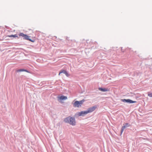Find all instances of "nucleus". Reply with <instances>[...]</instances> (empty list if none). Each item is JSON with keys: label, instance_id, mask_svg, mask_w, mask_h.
I'll list each match as a JSON object with an SVG mask.
<instances>
[{"label": "nucleus", "instance_id": "1", "mask_svg": "<svg viewBox=\"0 0 152 152\" xmlns=\"http://www.w3.org/2000/svg\"><path fill=\"white\" fill-rule=\"evenodd\" d=\"M64 121L65 122L68 123L73 126L75 125L76 122L75 119L74 118L70 116L64 119Z\"/></svg>", "mask_w": 152, "mask_h": 152}, {"label": "nucleus", "instance_id": "2", "mask_svg": "<svg viewBox=\"0 0 152 152\" xmlns=\"http://www.w3.org/2000/svg\"><path fill=\"white\" fill-rule=\"evenodd\" d=\"M85 101L84 99L78 101H76L73 104V106L74 107H81V105L83 104V102Z\"/></svg>", "mask_w": 152, "mask_h": 152}, {"label": "nucleus", "instance_id": "3", "mask_svg": "<svg viewBox=\"0 0 152 152\" xmlns=\"http://www.w3.org/2000/svg\"><path fill=\"white\" fill-rule=\"evenodd\" d=\"M96 108V106H94L91 107L90 108L88 109L87 110L88 112V113H91L94 111Z\"/></svg>", "mask_w": 152, "mask_h": 152}, {"label": "nucleus", "instance_id": "4", "mask_svg": "<svg viewBox=\"0 0 152 152\" xmlns=\"http://www.w3.org/2000/svg\"><path fill=\"white\" fill-rule=\"evenodd\" d=\"M130 126V125L128 123H126L125 124H124V126H123L121 128V134H122L123 132L124 129L128 127H129Z\"/></svg>", "mask_w": 152, "mask_h": 152}, {"label": "nucleus", "instance_id": "5", "mask_svg": "<svg viewBox=\"0 0 152 152\" xmlns=\"http://www.w3.org/2000/svg\"><path fill=\"white\" fill-rule=\"evenodd\" d=\"M123 102H125L127 103H134L136 102V101H133L129 99H123L122 100Z\"/></svg>", "mask_w": 152, "mask_h": 152}, {"label": "nucleus", "instance_id": "6", "mask_svg": "<svg viewBox=\"0 0 152 152\" xmlns=\"http://www.w3.org/2000/svg\"><path fill=\"white\" fill-rule=\"evenodd\" d=\"M67 99V97L66 96H64L58 97V99L60 100V102L61 103H63L61 101L62 100H65Z\"/></svg>", "mask_w": 152, "mask_h": 152}, {"label": "nucleus", "instance_id": "7", "mask_svg": "<svg viewBox=\"0 0 152 152\" xmlns=\"http://www.w3.org/2000/svg\"><path fill=\"white\" fill-rule=\"evenodd\" d=\"M62 73H63L65 74L67 77H69V74L67 72L64 70H62L60 72L58 75H60V74Z\"/></svg>", "mask_w": 152, "mask_h": 152}, {"label": "nucleus", "instance_id": "8", "mask_svg": "<svg viewBox=\"0 0 152 152\" xmlns=\"http://www.w3.org/2000/svg\"><path fill=\"white\" fill-rule=\"evenodd\" d=\"M88 113L87 111H82L79 112L78 114L79 116H83L85 115L86 114Z\"/></svg>", "mask_w": 152, "mask_h": 152}, {"label": "nucleus", "instance_id": "9", "mask_svg": "<svg viewBox=\"0 0 152 152\" xmlns=\"http://www.w3.org/2000/svg\"><path fill=\"white\" fill-rule=\"evenodd\" d=\"M99 90L103 92L108 91H109V90L107 88H99Z\"/></svg>", "mask_w": 152, "mask_h": 152}, {"label": "nucleus", "instance_id": "10", "mask_svg": "<svg viewBox=\"0 0 152 152\" xmlns=\"http://www.w3.org/2000/svg\"><path fill=\"white\" fill-rule=\"evenodd\" d=\"M23 71H25L27 72H28V71L26 69H19L17 70V72H20Z\"/></svg>", "mask_w": 152, "mask_h": 152}, {"label": "nucleus", "instance_id": "11", "mask_svg": "<svg viewBox=\"0 0 152 152\" xmlns=\"http://www.w3.org/2000/svg\"><path fill=\"white\" fill-rule=\"evenodd\" d=\"M20 36H22L23 37H24V38H27V36L26 35L23 34V33H20L19 34Z\"/></svg>", "mask_w": 152, "mask_h": 152}, {"label": "nucleus", "instance_id": "12", "mask_svg": "<svg viewBox=\"0 0 152 152\" xmlns=\"http://www.w3.org/2000/svg\"><path fill=\"white\" fill-rule=\"evenodd\" d=\"M7 37H17V36L16 34L15 35H9V36H8Z\"/></svg>", "mask_w": 152, "mask_h": 152}, {"label": "nucleus", "instance_id": "13", "mask_svg": "<svg viewBox=\"0 0 152 152\" xmlns=\"http://www.w3.org/2000/svg\"><path fill=\"white\" fill-rule=\"evenodd\" d=\"M148 96L150 97H152V93L148 92Z\"/></svg>", "mask_w": 152, "mask_h": 152}, {"label": "nucleus", "instance_id": "14", "mask_svg": "<svg viewBox=\"0 0 152 152\" xmlns=\"http://www.w3.org/2000/svg\"><path fill=\"white\" fill-rule=\"evenodd\" d=\"M29 41L32 42H33L34 41V40H32L30 39H29Z\"/></svg>", "mask_w": 152, "mask_h": 152}, {"label": "nucleus", "instance_id": "15", "mask_svg": "<svg viewBox=\"0 0 152 152\" xmlns=\"http://www.w3.org/2000/svg\"><path fill=\"white\" fill-rule=\"evenodd\" d=\"M27 39V40H28V39Z\"/></svg>", "mask_w": 152, "mask_h": 152}, {"label": "nucleus", "instance_id": "16", "mask_svg": "<svg viewBox=\"0 0 152 152\" xmlns=\"http://www.w3.org/2000/svg\"><path fill=\"white\" fill-rule=\"evenodd\" d=\"M2 39H0V40H2Z\"/></svg>", "mask_w": 152, "mask_h": 152}]
</instances>
